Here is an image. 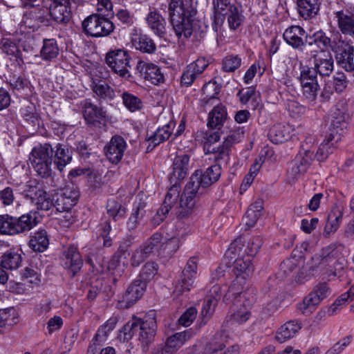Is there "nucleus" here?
<instances>
[{
    "instance_id": "obj_60",
    "label": "nucleus",
    "mask_w": 354,
    "mask_h": 354,
    "mask_svg": "<svg viewBox=\"0 0 354 354\" xmlns=\"http://www.w3.org/2000/svg\"><path fill=\"white\" fill-rule=\"evenodd\" d=\"M75 150L78 153L79 156L84 160L88 159L94 153L91 145H88L86 141L84 140H81L75 143Z\"/></svg>"
},
{
    "instance_id": "obj_44",
    "label": "nucleus",
    "mask_w": 354,
    "mask_h": 354,
    "mask_svg": "<svg viewBox=\"0 0 354 354\" xmlns=\"http://www.w3.org/2000/svg\"><path fill=\"white\" fill-rule=\"evenodd\" d=\"M174 125V122H169L164 125L162 128H158L151 136L146 138V140L159 145L160 143L164 142L169 138Z\"/></svg>"
},
{
    "instance_id": "obj_19",
    "label": "nucleus",
    "mask_w": 354,
    "mask_h": 354,
    "mask_svg": "<svg viewBox=\"0 0 354 354\" xmlns=\"http://www.w3.org/2000/svg\"><path fill=\"white\" fill-rule=\"evenodd\" d=\"M178 197L179 194L178 192V187H170L165 196L162 204L158 208L156 214L151 218V223L154 226L159 225L165 220L169 211L174 205L177 202Z\"/></svg>"
},
{
    "instance_id": "obj_25",
    "label": "nucleus",
    "mask_w": 354,
    "mask_h": 354,
    "mask_svg": "<svg viewBox=\"0 0 354 354\" xmlns=\"http://www.w3.org/2000/svg\"><path fill=\"white\" fill-rule=\"evenodd\" d=\"M341 140L340 136L336 133H327L325 139L319 146L316 153H314L313 159L318 161H324L330 154H332L337 149V143Z\"/></svg>"
},
{
    "instance_id": "obj_61",
    "label": "nucleus",
    "mask_w": 354,
    "mask_h": 354,
    "mask_svg": "<svg viewBox=\"0 0 354 354\" xmlns=\"http://www.w3.org/2000/svg\"><path fill=\"white\" fill-rule=\"evenodd\" d=\"M149 257H150L140 245L131 254L130 258L131 266L132 267H138Z\"/></svg>"
},
{
    "instance_id": "obj_62",
    "label": "nucleus",
    "mask_w": 354,
    "mask_h": 354,
    "mask_svg": "<svg viewBox=\"0 0 354 354\" xmlns=\"http://www.w3.org/2000/svg\"><path fill=\"white\" fill-rule=\"evenodd\" d=\"M217 305V302L215 300L212 299L210 297H206L205 300L203 302L202 310H201V316H202V322L203 324H205L209 319V317L214 311V308Z\"/></svg>"
},
{
    "instance_id": "obj_56",
    "label": "nucleus",
    "mask_w": 354,
    "mask_h": 354,
    "mask_svg": "<svg viewBox=\"0 0 354 354\" xmlns=\"http://www.w3.org/2000/svg\"><path fill=\"white\" fill-rule=\"evenodd\" d=\"M241 64V59L239 55H230L223 59L222 68L225 72H234Z\"/></svg>"
},
{
    "instance_id": "obj_43",
    "label": "nucleus",
    "mask_w": 354,
    "mask_h": 354,
    "mask_svg": "<svg viewBox=\"0 0 354 354\" xmlns=\"http://www.w3.org/2000/svg\"><path fill=\"white\" fill-rule=\"evenodd\" d=\"M111 231L110 221L106 217L101 218L100 223L97 227V239L103 241L104 247H110L112 245L113 240L109 234Z\"/></svg>"
},
{
    "instance_id": "obj_13",
    "label": "nucleus",
    "mask_w": 354,
    "mask_h": 354,
    "mask_svg": "<svg viewBox=\"0 0 354 354\" xmlns=\"http://www.w3.org/2000/svg\"><path fill=\"white\" fill-rule=\"evenodd\" d=\"M80 192L76 185H66L54 196L55 207L59 212L70 211L77 203Z\"/></svg>"
},
{
    "instance_id": "obj_2",
    "label": "nucleus",
    "mask_w": 354,
    "mask_h": 354,
    "mask_svg": "<svg viewBox=\"0 0 354 354\" xmlns=\"http://www.w3.org/2000/svg\"><path fill=\"white\" fill-rule=\"evenodd\" d=\"M54 149L49 143L35 146L29 155L30 162L35 171L41 178H48L52 174Z\"/></svg>"
},
{
    "instance_id": "obj_22",
    "label": "nucleus",
    "mask_w": 354,
    "mask_h": 354,
    "mask_svg": "<svg viewBox=\"0 0 354 354\" xmlns=\"http://www.w3.org/2000/svg\"><path fill=\"white\" fill-rule=\"evenodd\" d=\"M147 203L142 196L138 195L133 203L131 214L127 221V228L129 231L136 230L141 220L145 216Z\"/></svg>"
},
{
    "instance_id": "obj_40",
    "label": "nucleus",
    "mask_w": 354,
    "mask_h": 354,
    "mask_svg": "<svg viewBox=\"0 0 354 354\" xmlns=\"http://www.w3.org/2000/svg\"><path fill=\"white\" fill-rule=\"evenodd\" d=\"M106 210L108 214L107 218L109 220L111 218L115 222L124 218L127 213L126 207L114 199L107 201Z\"/></svg>"
},
{
    "instance_id": "obj_54",
    "label": "nucleus",
    "mask_w": 354,
    "mask_h": 354,
    "mask_svg": "<svg viewBox=\"0 0 354 354\" xmlns=\"http://www.w3.org/2000/svg\"><path fill=\"white\" fill-rule=\"evenodd\" d=\"M338 247H342V245L334 243L322 248L319 254L321 263L328 265L332 260L335 259L337 256V249Z\"/></svg>"
},
{
    "instance_id": "obj_58",
    "label": "nucleus",
    "mask_w": 354,
    "mask_h": 354,
    "mask_svg": "<svg viewBox=\"0 0 354 354\" xmlns=\"http://www.w3.org/2000/svg\"><path fill=\"white\" fill-rule=\"evenodd\" d=\"M317 300L313 299L309 294L304 298L303 301L297 304V309L304 315H310L315 309L318 304Z\"/></svg>"
},
{
    "instance_id": "obj_14",
    "label": "nucleus",
    "mask_w": 354,
    "mask_h": 354,
    "mask_svg": "<svg viewBox=\"0 0 354 354\" xmlns=\"http://www.w3.org/2000/svg\"><path fill=\"white\" fill-rule=\"evenodd\" d=\"M196 270L197 259L194 257H191L187 261L179 280L175 285L174 292L177 295H180L185 292L189 291L193 286Z\"/></svg>"
},
{
    "instance_id": "obj_11",
    "label": "nucleus",
    "mask_w": 354,
    "mask_h": 354,
    "mask_svg": "<svg viewBox=\"0 0 354 354\" xmlns=\"http://www.w3.org/2000/svg\"><path fill=\"white\" fill-rule=\"evenodd\" d=\"M189 155L181 153L177 154L173 160L171 171L169 174L171 187H177L178 192H180V183L187 176L190 169Z\"/></svg>"
},
{
    "instance_id": "obj_47",
    "label": "nucleus",
    "mask_w": 354,
    "mask_h": 354,
    "mask_svg": "<svg viewBox=\"0 0 354 354\" xmlns=\"http://www.w3.org/2000/svg\"><path fill=\"white\" fill-rule=\"evenodd\" d=\"M342 218V213L340 211H332L327 216V221L324 227V236L327 237L330 233L335 232L339 227Z\"/></svg>"
},
{
    "instance_id": "obj_17",
    "label": "nucleus",
    "mask_w": 354,
    "mask_h": 354,
    "mask_svg": "<svg viewBox=\"0 0 354 354\" xmlns=\"http://www.w3.org/2000/svg\"><path fill=\"white\" fill-rule=\"evenodd\" d=\"M126 149L125 140L122 136L115 135L112 136L110 141L105 145L104 151L109 161L117 165L121 161Z\"/></svg>"
},
{
    "instance_id": "obj_53",
    "label": "nucleus",
    "mask_w": 354,
    "mask_h": 354,
    "mask_svg": "<svg viewBox=\"0 0 354 354\" xmlns=\"http://www.w3.org/2000/svg\"><path fill=\"white\" fill-rule=\"evenodd\" d=\"M243 247L244 245L240 239L232 242L224 255V259L229 260L227 263H231L232 261L234 262L236 259L239 258Z\"/></svg>"
},
{
    "instance_id": "obj_46",
    "label": "nucleus",
    "mask_w": 354,
    "mask_h": 354,
    "mask_svg": "<svg viewBox=\"0 0 354 354\" xmlns=\"http://www.w3.org/2000/svg\"><path fill=\"white\" fill-rule=\"evenodd\" d=\"M158 265L153 261L147 262L142 268L138 280L147 286L154 277L158 274Z\"/></svg>"
},
{
    "instance_id": "obj_27",
    "label": "nucleus",
    "mask_w": 354,
    "mask_h": 354,
    "mask_svg": "<svg viewBox=\"0 0 354 354\" xmlns=\"http://www.w3.org/2000/svg\"><path fill=\"white\" fill-rule=\"evenodd\" d=\"M37 215V211H30L19 217L14 216L16 235L28 232L35 227L39 223Z\"/></svg>"
},
{
    "instance_id": "obj_31",
    "label": "nucleus",
    "mask_w": 354,
    "mask_h": 354,
    "mask_svg": "<svg viewBox=\"0 0 354 354\" xmlns=\"http://www.w3.org/2000/svg\"><path fill=\"white\" fill-rule=\"evenodd\" d=\"M232 272L237 279H245L253 271L252 258L250 256L239 257L233 262Z\"/></svg>"
},
{
    "instance_id": "obj_55",
    "label": "nucleus",
    "mask_w": 354,
    "mask_h": 354,
    "mask_svg": "<svg viewBox=\"0 0 354 354\" xmlns=\"http://www.w3.org/2000/svg\"><path fill=\"white\" fill-rule=\"evenodd\" d=\"M202 91L205 95L203 100L207 104L212 100L218 99L217 95L221 92V86L217 84L215 82H209L203 85Z\"/></svg>"
},
{
    "instance_id": "obj_1",
    "label": "nucleus",
    "mask_w": 354,
    "mask_h": 354,
    "mask_svg": "<svg viewBox=\"0 0 354 354\" xmlns=\"http://www.w3.org/2000/svg\"><path fill=\"white\" fill-rule=\"evenodd\" d=\"M221 175L219 164H214L205 171L196 170L186 185L180 200V205L176 212L178 218L183 219L191 215L201 196L206 189L217 182Z\"/></svg>"
},
{
    "instance_id": "obj_59",
    "label": "nucleus",
    "mask_w": 354,
    "mask_h": 354,
    "mask_svg": "<svg viewBox=\"0 0 354 354\" xmlns=\"http://www.w3.org/2000/svg\"><path fill=\"white\" fill-rule=\"evenodd\" d=\"M330 294V290L326 283H321L317 284L314 290L309 293L313 297V299H316L317 304H319L320 301L324 298L327 297Z\"/></svg>"
},
{
    "instance_id": "obj_57",
    "label": "nucleus",
    "mask_w": 354,
    "mask_h": 354,
    "mask_svg": "<svg viewBox=\"0 0 354 354\" xmlns=\"http://www.w3.org/2000/svg\"><path fill=\"white\" fill-rule=\"evenodd\" d=\"M192 25L193 24H170L168 28H171L178 38H189L193 32Z\"/></svg>"
},
{
    "instance_id": "obj_63",
    "label": "nucleus",
    "mask_w": 354,
    "mask_h": 354,
    "mask_svg": "<svg viewBox=\"0 0 354 354\" xmlns=\"http://www.w3.org/2000/svg\"><path fill=\"white\" fill-rule=\"evenodd\" d=\"M348 81L344 73L337 72L333 77V86L337 93H342L347 87Z\"/></svg>"
},
{
    "instance_id": "obj_37",
    "label": "nucleus",
    "mask_w": 354,
    "mask_h": 354,
    "mask_svg": "<svg viewBox=\"0 0 354 354\" xmlns=\"http://www.w3.org/2000/svg\"><path fill=\"white\" fill-rule=\"evenodd\" d=\"M21 262L22 257L19 251L10 249L1 256L0 265L2 268L15 270L20 266Z\"/></svg>"
},
{
    "instance_id": "obj_39",
    "label": "nucleus",
    "mask_w": 354,
    "mask_h": 354,
    "mask_svg": "<svg viewBox=\"0 0 354 354\" xmlns=\"http://www.w3.org/2000/svg\"><path fill=\"white\" fill-rule=\"evenodd\" d=\"M268 136L269 140L276 145L283 143L290 138L288 128L282 124L273 125L270 129Z\"/></svg>"
},
{
    "instance_id": "obj_28",
    "label": "nucleus",
    "mask_w": 354,
    "mask_h": 354,
    "mask_svg": "<svg viewBox=\"0 0 354 354\" xmlns=\"http://www.w3.org/2000/svg\"><path fill=\"white\" fill-rule=\"evenodd\" d=\"M301 328V322L298 320L288 321L278 328L275 338L279 343H283L294 337Z\"/></svg>"
},
{
    "instance_id": "obj_51",
    "label": "nucleus",
    "mask_w": 354,
    "mask_h": 354,
    "mask_svg": "<svg viewBox=\"0 0 354 354\" xmlns=\"http://www.w3.org/2000/svg\"><path fill=\"white\" fill-rule=\"evenodd\" d=\"M237 96L239 97L240 102L244 104L252 100V109L254 110L257 109L259 106L258 101L259 97L257 95L255 88L252 86L240 90L237 93Z\"/></svg>"
},
{
    "instance_id": "obj_15",
    "label": "nucleus",
    "mask_w": 354,
    "mask_h": 354,
    "mask_svg": "<svg viewBox=\"0 0 354 354\" xmlns=\"http://www.w3.org/2000/svg\"><path fill=\"white\" fill-rule=\"evenodd\" d=\"M83 117L88 125L100 127L106 121V112L102 107L93 104L90 100H84L81 102Z\"/></svg>"
},
{
    "instance_id": "obj_45",
    "label": "nucleus",
    "mask_w": 354,
    "mask_h": 354,
    "mask_svg": "<svg viewBox=\"0 0 354 354\" xmlns=\"http://www.w3.org/2000/svg\"><path fill=\"white\" fill-rule=\"evenodd\" d=\"M139 317L133 316L132 319L126 323L120 330L118 339L125 342L132 339L134 335L137 334Z\"/></svg>"
},
{
    "instance_id": "obj_8",
    "label": "nucleus",
    "mask_w": 354,
    "mask_h": 354,
    "mask_svg": "<svg viewBox=\"0 0 354 354\" xmlns=\"http://www.w3.org/2000/svg\"><path fill=\"white\" fill-rule=\"evenodd\" d=\"M244 131L241 128L230 131V134L225 138L222 145L216 147L215 151L208 152L213 154L216 164H219L221 167L222 165L225 166L228 165L232 147L241 140Z\"/></svg>"
},
{
    "instance_id": "obj_49",
    "label": "nucleus",
    "mask_w": 354,
    "mask_h": 354,
    "mask_svg": "<svg viewBox=\"0 0 354 354\" xmlns=\"http://www.w3.org/2000/svg\"><path fill=\"white\" fill-rule=\"evenodd\" d=\"M222 11V15H221V17L224 19L223 20H218L217 18H215L214 22H223L227 18V22H238L242 21L244 19V17L242 15L241 6L232 5L230 6L227 11L223 12Z\"/></svg>"
},
{
    "instance_id": "obj_16",
    "label": "nucleus",
    "mask_w": 354,
    "mask_h": 354,
    "mask_svg": "<svg viewBox=\"0 0 354 354\" xmlns=\"http://www.w3.org/2000/svg\"><path fill=\"white\" fill-rule=\"evenodd\" d=\"M335 58L337 64L348 72L354 71V46L344 41L337 44L335 49Z\"/></svg>"
},
{
    "instance_id": "obj_3",
    "label": "nucleus",
    "mask_w": 354,
    "mask_h": 354,
    "mask_svg": "<svg viewBox=\"0 0 354 354\" xmlns=\"http://www.w3.org/2000/svg\"><path fill=\"white\" fill-rule=\"evenodd\" d=\"M236 283H232L229 288L227 293L225 295V297L230 296V295L235 296L236 298L239 297L238 301H241V299L245 300L243 304H236V308L234 310V313L231 315L230 319L236 324H242L247 322L250 316V307L255 301V297L253 295L248 297V295H250V290L245 292H236Z\"/></svg>"
},
{
    "instance_id": "obj_18",
    "label": "nucleus",
    "mask_w": 354,
    "mask_h": 354,
    "mask_svg": "<svg viewBox=\"0 0 354 354\" xmlns=\"http://www.w3.org/2000/svg\"><path fill=\"white\" fill-rule=\"evenodd\" d=\"M147 286L138 279H135L127 288L118 306L120 308H129L134 305L144 295Z\"/></svg>"
},
{
    "instance_id": "obj_21",
    "label": "nucleus",
    "mask_w": 354,
    "mask_h": 354,
    "mask_svg": "<svg viewBox=\"0 0 354 354\" xmlns=\"http://www.w3.org/2000/svg\"><path fill=\"white\" fill-rule=\"evenodd\" d=\"M314 151L303 149L291 162L290 173L295 178L306 172L313 160Z\"/></svg>"
},
{
    "instance_id": "obj_6",
    "label": "nucleus",
    "mask_w": 354,
    "mask_h": 354,
    "mask_svg": "<svg viewBox=\"0 0 354 354\" xmlns=\"http://www.w3.org/2000/svg\"><path fill=\"white\" fill-rule=\"evenodd\" d=\"M131 59L129 52L122 48L109 50L105 57L106 63L115 73L127 78L131 76Z\"/></svg>"
},
{
    "instance_id": "obj_24",
    "label": "nucleus",
    "mask_w": 354,
    "mask_h": 354,
    "mask_svg": "<svg viewBox=\"0 0 354 354\" xmlns=\"http://www.w3.org/2000/svg\"><path fill=\"white\" fill-rule=\"evenodd\" d=\"M109 77L108 71L101 77H94L92 78V90L96 95L102 100L112 101L115 97L114 89L106 82V79Z\"/></svg>"
},
{
    "instance_id": "obj_32",
    "label": "nucleus",
    "mask_w": 354,
    "mask_h": 354,
    "mask_svg": "<svg viewBox=\"0 0 354 354\" xmlns=\"http://www.w3.org/2000/svg\"><path fill=\"white\" fill-rule=\"evenodd\" d=\"M305 34V30L299 26H291L288 28L283 35L284 40L294 48H299L304 46V43L301 37Z\"/></svg>"
},
{
    "instance_id": "obj_35",
    "label": "nucleus",
    "mask_w": 354,
    "mask_h": 354,
    "mask_svg": "<svg viewBox=\"0 0 354 354\" xmlns=\"http://www.w3.org/2000/svg\"><path fill=\"white\" fill-rule=\"evenodd\" d=\"M192 336V332L191 330L176 333L169 337L166 342L163 344L174 354L187 340L190 339Z\"/></svg>"
},
{
    "instance_id": "obj_12",
    "label": "nucleus",
    "mask_w": 354,
    "mask_h": 354,
    "mask_svg": "<svg viewBox=\"0 0 354 354\" xmlns=\"http://www.w3.org/2000/svg\"><path fill=\"white\" fill-rule=\"evenodd\" d=\"M61 263L71 277L79 273L83 266V259L79 249L74 245L64 248L61 256Z\"/></svg>"
},
{
    "instance_id": "obj_34",
    "label": "nucleus",
    "mask_w": 354,
    "mask_h": 354,
    "mask_svg": "<svg viewBox=\"0 0 354 354\" xmlns=\"http://www.w3.org/2000/svg\"><path fill=\"white\" fill-rule=\"evenodd\" d=\"M298 6L299 15L308 20L317 15L319 9V0H295Z\"/></svg>"
},
{
    "instance_id": "obj_30",
    "label": "nucleus",
    "mask_w": 354,
    "mask_h": 354,
    "mask_svg": "<svg viewBox=\"0 0 354 354\" xmlns=\"http://www.w3.org/2000/svg\"><path fill=\"white\" fill-rule=\"evenodd\" d=\"M84 32L93 37L109 35L115 29L114 24H82Z\"/></svg>"
},
{
    "instance_id": "obj_50",
    "label": "nucleus",
    "mask_w": 354,
    "mask_h": 354,
    "mask_svg": "<svg viewBox=\"0 0 354 354\" xmlns=\"http://www.w3.org/2000/svg\"><path fill=\"white\" fill-rule=\"evenodd\" d=\"M0 48L8 55L23 62L22 55L16 43L8 38H3L0 41Z\"/></svg>"
},
{
    "instance_id": "obj_20",
    "label": "nucleus",
    "mask_w": 354,
    "mask_h": 354,
    "mask_svg": "<svg viewBox=\"0 0 354 354\" xmlns=\"http://www.w3.org/2000/svg\"><path fill=\"white\" fill-rule=\"evenodd\" d=\"M314 66L316 73L322 77L329 76L333 71L334 60L330 52L320 50L313 55Z\"/></svg>"
},
{
    "instance_id": "obj_52",
    "label": "nucleus",
    "mask_w": 354,
    "mask_h": 354,
    "mask_svg": "<svg viewBox=\"0 0 354 354\" xmlns=\"http://www.w3.org/2000/svg\"><path fill=\"white\" fill-rule=\"evenodd\" d=\"M14 216L6 214L0 215V234L6 235H16Z\"/></svg>"
},
{
    "instance_id": "obj_36",
    "label": "nucleus",
    "mask_w": 354,
    "mask_h": 354,
    "mask_svg": "<svg viewBox=\"0 0 354 354\" xmlns=\"http://www.w3.org/2000/svg\"><path fill=\"white\" fill-rule=\"evenodd\" d=\"M49 240L45 230H39L30 236L28 246L35 252H43L48 247Z\"/></svg>"
},
{
    "instance_id": "obj_29",
    "label": "nucleus",
    "mask_w": 354,
    "mask_h": 354,
    "mask_svg": "<svg viewBox=\"0 0 354 354\" xmlns=\"http://www.w3.org/2000/svg\"><path fill=\"white\" fill-rule=\"evenodd\" d=\"M54 159L53 162L57 169L60 171H63L64 167L72 160V151L68 147L62 143H57L55 147Z\"/></svg>"
},
{
    "instance_id": "obj_41",
    "label": "nucleus",
    "mask_w": 354,
    "mask_h": 354,
    "mask_svg": "<svg viewBox=\"0 0 354 354\" xmlns=\"http://www.w3.org/2000/svg\"><path fill=\"white\" fill-rule=\"evenodd\" d=\"M135 48L143 53L152 54L156 50L154 41L146 35H136L132 39Z\"/></svg>"
},
{
    "instance_id": "obj_9",
    "label": "nucleus",
    "mask_w": 354,
    "mask_h": 354,
    "mask_svg": "<svg viewBox=\"0 0 354 354\" xmlns=\"http://www.w3.org/2000/svg\"><path fill=\"white\" fill-rule=\"evenodd\" d=\"M168 10L170 22H194L197 14L192 3L183 0H170Z\"/></svg>"
},
{
    "instance_id": "obj_7",
    "label": "nucleus",
    "mask_w": 354,
    "mask_h": 354,
    "mask_svg": "<svg viewBox=\"0 0 354 354\" xmlns=\"http://www.w3.org/2000/svg\"><path fill=\"white\" fill-rule=\"evenodd\" d=\"M157 331V323L154 313L145 315L139 319L138 326V340L142 352L147 353L149 346L154 342Z\"/></svg>"
},
{
    "instance_id": "obj_33",
    "label": "nucleus",
    "mask_w": 354,
    "mask_h": 354,
    "mask_svg": "<svg viewBox=\"0 0 354 354\" xmlns=\"http://www.w3.org/2000/svg\"><path fill=\"white\" fill-rule=\"evenodd\" d=\"M227 116V109L221 104L216 106L209 113L207 126L211 129H220Z\"/></svg>"
},
{
    "instance_id": "obj_48",
    "label": "nucleus",
    "mask_w": 354,
    "mask_h": 354,
    "mask_svg": "<svg viewBox=\"0 0 354 354\" xmlns=\"http://www.w3.org/2000/svg\"><path fill=\"white\" fill-rule=\"evenodd\" d=\"M121 97L122 104L129 111L135 112L142 109V102L138 96L128 91H124L122 93Z\"/></svg>"
},
{
    "instance_id": "obj_5",
    "label": "nucleus",
    "mask_w": 354,
    "mask_h": 354,
    "mask_svg": "<svg viewBox=\"0 0 354 354\" xmlns=\"http://www.w3.org/2000/svg\"><path fill=\"white\" fill-rule=\"evenodd\" d=\"M299 82L302 88L303 96L307 100L314 102L317 99L320 86L317 80V73L311 67L301 64Z\"/></svg>"
},
{
    "instance_id": "obj_26",
    "label": "nucleus",
    "mask_w": 354,
    "mask_h": 354,
    "mask_svg": "<svg viewBox=\"0 0 354 354\" xmlns=\"http://www.w3.org/2000/svg\"><path fill=\"white\" fill-rule=\"evenodd\" d=\"M97 13L86 17L82 22H111L112 3L110 0H97Z\"/></svg>"
},
{
    "instance_id": "obj_4",
    "label": "nucleus",
    "mask_w": 354,
    "mask_h": 354,
    "mask_svg": "<svg viewBox=\"0 0 354 354\" xmlns=\"http://www.w3.org/2000/svg\"><path fill=\"white\" fill-rule=\"evenodd\" d=\"M24 198L30 199L38 210L48 211L55 207V201L35 181H29L22 192Z\"/></svg>"
},
{
    "instance_id": "obj_23",
    "label": "nucleus",
    "mask_w": 354,
    "mask_h": 354,
    "mask_svg": "<svg viewBox=\"0 0 354 354\" xmlns=\"http://www.w3.org/2000/svg\"><path fill=\"white\" fill-rule=\"evenodd\" d=\"M136 70L144 79L149 80L155 85L164 83L165 76L160 68L152 63L138 62Z\"/></svg>"
},
{
    "instance_id": "obj_38",
    "label": "nucleus",
    "mask_w": 354,
    "mask_h": 354,
    "mask_svg": "<svg viewBox=\"0 0 354 354\" xmlns=\"http://www.w3.org/2000/svg\"><path fill=\"white\" fill-rule=\"evenodd\" d=\"M39 53L42 60L47 62L54 61L59 55V48L56 40L54 39H44Z\"/></svg>"
},
{
    "instance_id": "obj_64",
    "label": "nucleus",
    "mask_w": 354,
    "mask_h": 354,
    "mask_svg": "<svg viewBox=\"0 0 354 354\" xmlns=\"http://www.w3.org/2000/svg\"><path fill=\"white\" fill-rule=\"evenodd\" d=\"M352 340V336L344 337L338 342L335 344L332 348L327 351L326 354H339L348 346Z\"/></svg>"
},
{
    "instance_id": "obj_10",
    "label": "nucleus",
    "mask_w": 354,
    "mask_h": 354,
    "mask_svg": "<svg viewBox=\"0 0 354 354\" xmlns=\"http://www.w3.org/2000/svg\"><path fill=\"white\" fill-rule=\"evenodd\" d=\"M351 115L348 106L345 101L338 102L330 112V124L328 133H336L342 136L347 128Z\"/></svg>"
},
{
    "instance_id": "obj_42",
    "label": "nucleus",
    "mask_w": 354,
    "mask_h": 354,
    "mask_svg": "<svg viewBox=\"0 0 354 354\" xmlns=\"http://www.w3.org/2000/svg\"><path fill=\"white\" fill-rule=\"evenodd\" d=\"M163 235L160 232H155L141 245L145 250L147 252L149 257L155 255L160 249L162 247L164 243L162 242Z\"/></svg>"
}]
</instances>
